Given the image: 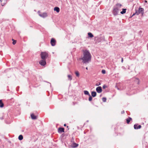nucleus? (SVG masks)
<instances>
[{"instance_id":"f257e3e1","label":"nucleus","mask_w":148,"mask_h":148,"mask_svg":"<svg viewBox=\"0 0 148 148\" xmlns=\"http://www.w3.org/2000/svg\"><path fill=\"white\" fill-rule=\"evenodd\" d=\"M83 56L81 58L84 63H88L90 62L91 59V55L88 50L84 51Z\"/></svg>"},{"instance_id":"412c9836","label":"nucleus","mask_w":148,"mask_h":148,"mask_svg":"<svg viewBox=\"0 0 148 148\" xmlns=\"http://www.w3.org/2000/svg\"><path fill=\"white\" fill-rule=\"evenodd\" d=\"M75 73L77 76L78 77L79 76V74L78 71H75Z\"/></svg>"},{"instance_id":"f704fd0d","label":"nucleus","mask_w":148,"mask_h":148,"mask_svg":"<svg viewBox=\"0 0 148 148\" xmlns=\"http://www.w3.org/2000/svg\"><path fill=\"white\" fill-rule=\"evenodd\" d=\"M64 125L65 126H66V124H64Z\"/></svg>"},{"instance_id":"473e14b6","label":"nucleus","mask_w":148,"mask_h":148,"mask_svg":"<svg viewBox=\"0 0 148 148\" xmlns=\"http://www.w3.org/2000/svg\"><path fill=\"white\" fill-rule=\"evenodd\" d=\"M135 14H133V15H132V16H133Z\"/></svg>"},{"instance_id":"393cba45","label":"nucleus","mask_w":148,"mask_h":148,"mask_svg":"<svg viewBox=\"0 0 148 148\" xmlns=\"http://www.w3.org/2000/svg\"><path fill=\"white\" fill-rule=\"evenodd\" d=\"M89 96V100L90 101H91L92 100V98L90 95V96Z\"/></svg>"},{"instance_id":"bb28decb","label":"nucleus","mask_w":148,"mask_h":148,"mask_svg":"<svg viewBox=\"0 0 148 148\" xmlns=\"http://www.w3.org/2000/svg\"><path fill=\"white\" fill-rule=\"evenodd\" d=\"M101 72L103 74H105L106 73V71L104 70H102Z\"/></svg>"},{"instance_id":"c85d7f7f","label":"nucleus","mask_w":148,"mask_h":148,"mask_svg":"<svg viewBox=\"0 0 148 148\" xmlns=\"http://www.w3.org/2000/svg\"><path fill=\"white\" fill-rule=\"evenodd\" d=\"M117 88V89L118 90H119V89L118 87V88Z\"/></svg>"},{"instance_id":"5701e85b","label":"nucleus","mask_w":148,"mask_h":148,"mask_svg":"<svg viewBox=\"0 0 148 148\" xmlns=\"http://www.w3.org/2000/svg\"><path fill=\"white\" fill-rule=\"evenodd\" d=\"M68 77L69 79L70 80H71L72 79V77L71 75H68Z\"/></svg>"},{"instance_id":"c756f323","label":"nucleus","mask_w":148,"mask_h":148,"mask_svg":"<svg viewBox=\"0 0 148 148\" xmlns=\"http://www.w3.org/2000/svg\"><path fill=\"white\" fill-rule=\"evenodd\" d=\"M103 88H105V86H103Z\"/></svg>"},{"instance_id":"6ab92c4d","label":"nucleus","mask_w":148,"mask_h":148,"mask_svg":"<svg viewBox=\"0 0 148 148\" xmlns=\"http://www.w3.org/2000/svg\"><path fill=\"white\" fill-rule=\"evenodd\" d=\"M88 35L89 37L90 38H92L93 37V35L90 33H88Z\"/></svg>"},{"instance_id":"f8f14e48","label":"nucleus","mask_w":148,"mask_h":148,"mask_svg":"<svg viewBox=\"0 0 148 148\" xmlns=\"http://www.w3.org/2000/svg\"><path fill=\"white\" fill-rule=\"evenodd\" d=\"M54 10L55 11H56L58 13L60 11V9L58 7H56L54 8Z\"/></svg>"},{"instance_id":"423d86ee","label":"nucleus","mask_w":148,"mask_h":148,"mask_svg":"<svg viewBox=\"0 0 148 148\" xmlns=\"http://www.w3.org/2000/svg\"><path fill=\"white\" fill-rule=\"evenodd\" d=\"M56 43V41L54 39L52 38L51 41V45L53 46H54L55 45Z\"/></svg>"},{"instance_id":"aec40b11","label":"nucleus","mask_w":148,"mask_h":148,"mask_svg":"<svg viewBox=\"0 0 148 148\" xmlns=\"http://www.w3.org/2000/svg\"><path fill=\"white\" fill-rule=\"evenodd\" d=\"M23 136L22 135H20L18 136V139L20 140H21L23 139Z\"/></svg>"},{"instance_id":"ddd939ff","label":"nucleus","mask_w":148,"mask_h":148,"mask_svg":"<svg viewBox=\"0 0 148 148\" xmlns=\"http://www.w3.org/2000/svg\"><path fill=\"white\" fill-rule=\"evenodd\" d=\"M96 93L95 92L93 91L91 92V95L93 97H95L96 96Z\"/></svg>"},{"instance_id":"dca6fc26","label":"nucleus","mask_w":148,"mask_h":148,"mask_svg":"<svg viewBox=\"0 0 148 148\" xmlns=\"http://www.w3.org/2000/svg\"><path fill=\"white\" fill-rule=\"evenodd\" d=\"M4 104L2 101L1 100H0V107L3 108V107Z\"/></svg>"},{"instance_id":"4468645a","label":"nucleus","mask_w":148,"mask_h":148,"mask_svg":"<svg viewBox=\"0 0 148 148\" xmlns=\"http://www.w3.org/2000/svg\"><path fill=\"white\" fill-rule=\"evenodd\" d=\"M7 0H0L2 5H4L5 4L7 1Z\"/></svg>"},{"instance_id":"1a4fd4ad","label":"nucleus","mask_w":148,"mask_h":148,"mask_svg":"<svg viewBox=\"0 0 148 148\" xmlns=\"http://www.w3.org/2000/svg\"><path fill=\"white\" fill-rule=\"evenodd\" d=\"M141 126L140 125H135L134 127L135 129H138L141 128Z\"/></svg>"},{"instance_id":"2f4dec72","label":"nucleus","mask_w":148,"mask_h":148,"mask_svg":"<svg viewBox=\"0 0 148 148\" xmlns=\"http://www.w3.org/2000/svg\"><path fill=\"white\" fill-rule=\"evenodd\" d=\"M115 87L116 88H118V87L117 86H115Z\"/></svg>"},{"instance_id":"f03ea898","label":"nucleus","mask_w":148,"mask_h":148,"mask_svg":"<svg viewBox=\"0 0 148 148\" xmlns=\"http://www.w3.org/2000/svg\"><path fill=\"white\" fill-rule=\"evenodd\" d=\"M122 9V5L119 3H117L114 7L113 11V14L114 15L118 14V12L121 11Z\"/></svg>"},{"instance_id":"a878e982","label":"nucleus","mask_w":148,"mask_h":148,"mask_svg":"<svg viewBox=\"0 0 148 148\" xmlns=\"http://www.w3.org/2000/svg\"><path fill=\"white\" fill-rule=\"evenodd\" d=\"M106 98L103 97L102 98V101L104 102H105L106 101Z\"/></svg>"},{"instance_id":"20e7f679","label":"nucleus","mask_w":148,"mask_h":148,"mask_svg":"<svg viewBox=\"0 0 148 148\" xmlns=\"http://www.w3.org/2000/svg\"><path fill=\"white\" fill-rule=\"evenodd\" d=\"M39 64L42 66H44L46 64V60L42 59L39 62Z\"/></svg>"},{"instance_id":"2eb2a0df","label":"nucleus","mask_w":148,"mask_h":148,"mask_svg":"<svg viewBox=\"0 0 148 148\" xmlns=\"http://www.w3.org/2000/svg\"><path fill=\"white\" fill-rule=\"evenodd\" d=\"M126 9H122V11L120 12V13L122 14H125L126 12Z\"/></svg>"},{"instance_id":"39448f33","label":"nucleus","mask_w":148,"mask_h":148,"mask_svg":"<svg viewBox=\"0 0 148 148\" xmlns=\"http://www.w3.org/2000/svg\"><path fill=\"white\" fill-rule=\"evenodd\" d=\"M143 8H139L138 11L136 12V14L137 15H138L140 13H141L142 12H143Z\"/></svg>"},{"instance_id":"72a5a7b5","label":"nucleus","mask_w":148,"mask_h":148,"mask_svg":"<svg viewBox=\"0 0 148 148\" xmlns=\"http://www.w3.org/2000/svg\"><path fill=\"white\" fill-rule=\"evenodd\" d=\"M86 69H87H87H88V68H87V67H86Z\"/></svg>"},{"instance_id":"a211bd4d","label":"nucleus","mask_w":148,"mask_h":148,"mask_svg":"<svg viewBox=\"0 0 148 148\" xmlns=\"http://www.w3.org/2000/svg\"><path fill=\"white\" fill-rule=\"evenodd\" d=\"M132 119L131 118H129L128 119H127L126 121L127 123L128 124Z\"/></svg>"},{"instance_id":"6e6552de","label":"nucleus","mask_w":148,"mask_h":148,"mask_svg":"<svg viewBox=\"0 0 148 148\" xmlns=\"http://www.w3.org/2000/svg\"><path fill=\"white\" fill-rule=\"evenodd\" d=\"M96 90L97 92L100 93L102 92V88L101 86H99L96 88Z\"/></svg>"},{"instance_id":"cd10ccee","label":"nucleus","mask_w":148,"mask_h":148,"mask_svg":"<svg viewBox=\"0 0 148 148\" xmlns=\"http://www.w3.org/2000/svg\"><path fill=\"white\" fill-rule=\"evenodd\" d=\"M145 3H147V1L146 0H145Z\"/></svg>"},{"instance_id":"7c9ffc66","label":"nucleus","mask_w":148,"mask_h":148,"mask_svg":"<svg viewBox=\"0 0 148 148\" xmlns=\"http://www.w3.org/2000/svg\"><path fill=\"white\" fill-rule=\"evenodd\" d=\"M123 62V59L122 58V62Z\"/></svg>"},{"instance_id":"b1692460","label":"nucleus","mask_w":148,"mask_h":148,"mask_svg":"<svg viewBox=\"0 0 148 148\" xmlns=\"http://www.w3.org/2000/svg\"><path fill=\"white\" fill-rule=\"evenodd\" d=\"M12 41H13V42H12L13 44L14 45H15V44H16V40H15L13 39H12Z\"/></svg>"},{"instance_id":"f3484780","label":"nucleus","mask_w":148,"mask_h":148,"mask_svg":"<svg viewBox=\"0 0 148 148\" xmlns=\"http://www.w3.org/2000/svg\"><path fill=\"white\" fill-rule=\"evenodd\" d=\"M78 146V144L75 143H73V144L72 146L73 147H77Z\"/></svg>"},{"instance_id":"9b49d317","label":"nucleus","mask_w":148,"mask_h":148,"mask_svg":"<svg viewBox=\"0 0 148 148\" xmlns=\"http://www.w3.org/2000/svg\"><path fill=\"white\" fill-rule=\"evenodd\" d=\"M31 116L32 119H36L37 118V116L34 115L33 114H31Z\"/></svg>"},{"instance_id":"7ed1b4c3","label":"nucleus","mask_w":148,"mask_h":148,"mask_svg":"<svg viewBox=\"0 0 148 148\" xmlns=\"http://www.w3.org/2000/svg\"><path fill=\"white\" fill-rule=\"evenodd\" d=\"M40 56L42 59H46L48 57V53L46 52H42L40 54Z\"/></svg>"},{"instance_id":"0eeeda50","label":"nucleus","mask_w":148,"mask_h":148,"mask_svg":"<svg viewBox=\"0 0 148 148\" xmlns=\"http://www.w3.org/2000/svg\"><path fill=\"white\" fill-rule=\"evenodd\" d=\"M39 15L42 18H45L47 16V15L46 13H44L42 14H39Z\"/></svg>"},{"instance_id":"9d476101","label":"nucleus","mask_w":148,"mask_h":148,"mask_svg":"<svg viewBox=\"0 0 148 148\" xmlns=\"http://www.w3.org/2000/svg\"><path fill=\"white\" fill-rule=\"evenodd\" d=\"M64 132V129L63 128H60L58 129V132L59 133H61Z\"/></svg>"},{"instance_id":"4be33fe9","label":"nucleus","mask_w":148,"mask_h":148,"mask_svg":"<svg viewBox=\"0 0 148 148\" xmlns=\"http://www.w3.org/2000/svg\"><path fill=\"white\" fill-rule=\"evenodd\" d=\"M84 92L85 94L88 95L89 96H90V95L89 94L88 92L87 91L85 90L84 91Z\"/></svg>"}]
</instances>
